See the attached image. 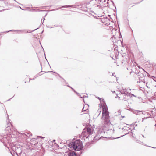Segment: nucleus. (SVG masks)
I'll list each match as a JSON object with an SVG mask.
<instances>
[{"label": "nucleus", "instance_id": "nucleus-1", "mask_svg": "<svg viewBox=\"0 0 156 156\" xmlns=\"http://www.w3.org/2000/svg\"><path fill=\"white\" fill-rule=\"evenodd\" d=\"M109 112L107 107L104 106L102 109V119L104 120V123L108 125L109 123L110 117L109 116Z\"/></svg>", "mask_w": 156, "mask_h": 156}, {"label": "nucleus", "instance_id": "nucleus-2", "mask_svg": "<svg viewBox=\"0 0 156 156\" xmlns=\"http://www.w3.org/2000/svg\"><path fill=\"white\" fill-rule=\"evenodd\" d=\"M69 146L76 151H80L83 147L82 142L79 141H76V143L72 142L69 144Z\"/></svg>", "mask_w": 156, "mask_h": 156}, {"label": "nucleus", "instance_id": "nucleus-3", "mask_svg": "<svg viewBox=\"0 0 156 156\" xmlns=\"http://www.w3.org/2000/svg\"><path fill=\"white\" fill-rule=\"evenodd\" d=\"M94 131V130L91 128H85L83 129L82 134L83 137H85L87 139L88 138L89 135L93 133Z\"/></svg>", "mask_w": 156, "mask_h": 156}, {"label": "nucleus", "instance_id": "nucleus-4", "mask_svg": "<svg viewBox=\"0 0 156 156\" xmlns=\"http://www.w3.org/2000/svg\"><path fill=\"white\" fill-rule=\"evenodd\" d=\"M12 149L17 155L21 154L22 152L20 146L16 145L14 146V148H12Z\"/></svg>", "mask_w": 156, "mask_h": 156}, {"label": "nucleus", "instance_id": "nucleus-5", "mask_svg": "<svg viewBox=\"0 0 156 156\" xmlns=\"http://www.w3.org/2000/svg\"><path fill=\"white\" fill-rule=\"evenodd\" d=\"M141 68L142 69V78H143L144 76H146V74H147L149 77L152 78L154 81H155V82H156V78H155V77H154L152 76H150V74L147 72H146L141 67Z\"/></svg>", "mask_w": 156, "mask_h": 156}, {"label": "nucleus", "instance_id": "nucleus-6", "mask_svg": "<svg viewBox=\"0 0 156 156\" xmlns=\"http://www.w3.org/2000/svg\"><path fill=\"white\" fill-rule=\"evenodd\" d=\"M9 119V116L7 115V119L8 120V123H7L8 126L5 128V130L6 131H8L9 132L11 131V128L10 126H12V124L10 122Z\"/></svg>", "mask_w": 156, "mask_h": 156}, {"label": "nucleus", "instance_id": "nucleus-7", "mask_svg": "<svg viewBox=\"0 0 156 156\" xmlns=\"http://www.w3.org/2000/svg\"><path fill=\"white\" fill-rule=\"evenodd\" d=\"M104 132V131L102 130H100L98 131L97 132L96 135L94 137V140H97L98 139H100L101 137H102V136H98V135L100 134H101V133Z\"/></svg>", "mask_w": 156, "mask_h": 156}, {"label": "nucleus", "instance_id": "nucleus-8", "mask_svg": "<svg viewBox=\"0 0 156 156\" xmlns=\"http://www.w3.org/2000/svg\"><path fill=\"white\" fill-rule=\"evenodd\" d=\"M68 7H72V8H75V6L73 5H64L62 6L61 7L58 8L57 9H53L51 10V11H54L57 10L58 9H59L61 8H68Z\"/></svg>", "mask_w": 156, "mask_h": 156}, {"label": "nucleus", "instance_id": "nucleus-9", "mask_svg": "<svg viewBox=\"0 0 156 156\" xmlns=\"http://www.w3.org/2000/svg\"><path fill=\"white\" fill-rule=\"evenodd\" d=\"M126 91V89H124L120 91V92L121 93V94H124V96H129L130 93L127 92Z\"/></svg>", "mask_w": 156, "mask_h": 156}, {"label": "nucleus", "instance_id": "nucleus-10", "mask_svg": "<svg viewBox=\"0 0 156 156\" xmlns=\"http://www.w3.org/2000/svg\"><path fill=\"white\" fill-rule=\"evenodd\" d=\"M31 143L32 144L34 145L35 146L38 144V141L37 139L35 138L32 139L30 141Z\"/></svg>", "mask_w": 156, "mask_h": 156}, {"label": "nucleus", "instance_id": "nucleus-11", "mask_svg": "<svg viewBox=\"0 0 156 156\" xmlns=\"http://www.w3.org/2000/svg\"><path fill=\"white\" fill-rule=\"evenodd\" d=\"M0 140L1 142L4 143L5 141H6L7 139L6 138V135H4V136H0Z\"/></svg>", "mask_w": 156, "mask_h": 156}, {"label": "nucleus", "instance_id": "nucleus-12", "mask_svg": "<svg viewBox=\"0 0 156 156\" xmlns=\"http://www.w3.org/2000/svg\"><path fill=\"white\" fill-rule=\"evenodd\" d=\"M68 156H76V153L73 151L69 152L68 154Z\"/></svg>", "mask_w": 156, "mask_h": 156}, {"label": "nucleus", "instance_id": "nucleus-13", "mask_svg": "<svg viewBox=\"0 0 156 156\" xmlns=\"http://www.w3.org/2000/svg\"><path fill=\"white\" fill-rule=\"evenodd\" d=\"M121 55L124 58V59L123 60H126L128 58V55L126 53H123L122 52V53Z\"/></svg>", "mask_w": 156, "mask_h": 156}, {"label": "nucleus", "instance_id": "nucleus-14", "mask_svg": "<svg viewBox=\"0 0 156 156\" xmlns=\"http://www.w3.org/2000/svg\"><path fill=\"white\" fill-rule=\"evenodd\" d=\"M137 75L138 76H140V77L142 78V71H139V72H137Z\"/></svg>", "mask_w": 156, "mask_h": 156}, {"label": "nucleus", "instance_id": "nucleus-15", "mask_svg": "<svg viewBox=\"0 0 156 156\" xmlns=\"http://www.w3.org/2000/svg\"><path fill=\"white\" fill-rule=\"evenodd\" d=\"M53 72V71H48V72ZM54 73H56V74H57L58 75V76H59V77L60 78L62 79H63V80H64V81L65 82H66V81H65V80H64L63 78H62V77L60 76V75H59V74H58V73H56V72H54Z\"/></svg>", "mask_w": 156, "mask_h": 156}, {"label": "nucleus", "instance_id": "nucleus-16", "mask_svg": "<svg viewBox=\"0 0 156 156\" xmlns=\"http://www.w3.org/2000/svg\"><path fill=\"white\" fill-rule=\"evenodd\" d=\"M19 31V32H23L24 31V30H12L9 31H7V32H9L10 31Z\"/></svg>", "mask_w": 156, "mask_h": 156}, {"label": "nucleus", "instance_id": "nucleus-17", "mask_svg": "<svg viewBox=\"0 0 156 156\" xmlns=\"http://www.w3.org/2000/svg\"><path fill=\"white\" fill-rule=\"evenodd\" d=\"M132 133V132H129L126 133V134H125V135H122V136H120V137H118L117 138H120V137H122V136H125V135H127V134H129V133Z\"/></svg>", "mask_w": 156, "mask_h": 156}, {"label": "nucleus", "instance_id": "nucleus-18", "mask_svg": "<svg viewBox=\"0 0 156 156\" xmlns=\"http://www.w3.org/2000/svg\"><path fill=\"white\" fill-rule=\"evenodd\" d=\"M38 29V28H37V29H35V30H32V31L29 30V31H27V33H28V32H29V33H31V32H33V31H34L35 30H36L37 29Z\"/></svg>", "mask_w": 156, "mask_h": 156}, {"label": "nucleus", "instance_id": "nucleus-19", "mask_svg": "<svg viewBox=\"0 0 156 156\" xmlns=\"http://www.w3.org/2000/svg\"><path fill=\"white\" fill-rule=\"evenodd\" d=\"M41 73V72H39L36 75V76L35 77V78H36L38 76L41 75L42 74H40V73Z\"/></svg>", "mask_w": 156, "mask_h": 156}, {"label": "nucleus", "instance_id": "nucleus-20", "mask_svg": "<svg viewBox=\"0 0 156 156\" xmlns=\"http://www.w3.org/2000/svg\"><path fill=\"white\" fill-rule=\"evenodd\" d=\"M117 43H122V42L121 41V40H118L117 41Z\"/></svg>", "mask_w": 156, "mask_h": 156}, {"label": "nucleus", "instance_id": "nucleus-21", "mask_svg": "<svg viewBox=\"0 0 156 156\" xmlns=\"http://www.w3.org/2000/svg\"><path fill=\"white\" fill-rule=\"evenodd\" d=\"M87 97L88 96H87L83 95V97H80V98H84L85 97Z\"/></svg>", "mask_w": 156, "mask_h": 156}, {"label": "nucleus", "instance_id": "nucleus-22", "mask_svg": "<svg viewBox=\"0 0 156 156\" xmlns=\"http://www.w3.org/2000/svg\"><path fill=\"white\" fill-rule=\"evenodd\" d=\"M137 123V122H135L134 124H133L132 125H133V126H134V125H135L136 126H137V124H136V123Z\"/></svg>", "mask_w": 156, "mask_h": 156}, {"label": "nucleus", "instance_id": "nucleus-23", "mask_svg": "<svg viewBox=\"0 0 156 156\" xmlns=\"http://www.w3.org/2000/svg\"><path fill=\"white\" fill-rule=\"evenodd\" d=\"M37 11H46V10H40L38 9H37Z\"/></svg>", "mask_w": 156, "mask_h": 156}, {"label": "nucleus", "instance_id": "nucleus-24", "mask_svg": "<svg viewBox=\"0 0 156 156\" xmlns=\"http://www.w3.org/2000/svg\"><path fill=\"white\" fill-rule=\"evenodd\" d=\"M126 97H124V98L123 99L124 101H127V100L126 99Z\"/></svg>", "mask_w": 156, "mask_h": 156}, {"label": "nucleus", "instance_id": "nucleus-25", "mask_svg": "<svg viewBox=\"0 0 156 156\" xmlns=\"http://www.w3.org/2000/svg\"><path fill=\"white\" fill-rule=\"evenodd\" d=\"M112 5H113L115 7V8H116V7H115V4L114 3V2L113 1H112Z\"/></svg>", "mask_w": 156, "mask_h": 156}, {"label": "nucleus", "instance_id": "nucleus-26", "mask_svg": "<svg viewBox=\"0 0 156 156\" xmlns=\"http://www.w3.org/2000/svg\"><path fill=\"white\" fill-rule=\"evenodd\" d=\"M77 94L78 96H80V97H81V95H80V94L79 93H77Z\"/></svg>", "mask_w": 156, "mask_h": 156}, {"label": "nucleus", "instance_id": "nucleus-27", "mask_svg": "<svg viewBox=\"0 0 156 156\" xmlns=\"http://www.w3.org/2000/svg\"><path fill=\"white\" fill-rule=\"evenodd\" d=\"M96 98H98V99H99L100 100H101V99L100 98H99V97H97Z\"/></svg>", "mask_w": 156, "mask_h": 156}, {"label": "nucleus", "instance_id": "nucleus-28", "mask_svg": "<svg viewBox=\"0 0 156 156\" xmlns=\"http://www.w3.org/2000/svg\"><path fill=\"white\" fill-rule=\"evenodd\" d=\"M15 2H17L19 4H20V5H22L21 4L18 3V2H17L16 0H14Z\"/></svg>", "mask_w": 156, "mask_h": 156}, {"label": "nucleus", "instance_id": "nucleus-29", "mask_svg": "<svg viewBox=\"0 0 156 156\" xmlns=\"http://www.w3.org/2000/svg\"><path fill=\"white\" fill-rule=\"evenodd\" d=\"M115 74V73H112V75H111V76H114V74Z\"/></svg>", "mask_w": 156, "mask_h": 156}, {"label": "nucleus", "instance_id": "nucleus-30", "mask_svg": "<svg viewBox=\"0 0 156 156\" xmlns=\"http://www.w3.org/2000/svg\"><path fill=\"white\" fill-rule=\"evenodd\" d=\"M84 108L82 109V112H83V111H85L86 110H84Z\"/></svg>", "mask_w": 156, "mask_h": 156}, {"label": "nucleus", "instance_id": "nucleus-31", "mask_svg": "<svg viewBox=\"0 0 156 156\" xmlns=\"http://www.w3.org/2000/svg\"><path fill=\"white\" fill-rule=\"evenodd\" d=\"M71 89L73 90V91H75L74 89L72 87H71Z\"/></svg>", "mask_w": 156, "mask_h": 156}, {"label": "nucleus", "instance_id": "nucleus-32", "mask_svg": "<svg viewBox=\"0 0 156 156\" xmlns=\"http://www.w3.org/2000/svg\"><path fill=\"white\" fill-rule=\"evenodd\" d=\"M19 7L20 8V9H22V10H24L23 9H22L21 7H20V6H19Z\"/></svg>", "mask_w": 156, "mask_h": 156}, {"label": "nucleus", "instance_id": "nucleus-33", "mask_svg": "<svg viewBox=\"0 0 156 156\" xmlns=\"http://www.w3.org/2000/svg\"><path fill=\"white\" fill-rule=\"evenodd\" d=\"M75 93H76V94H77V93H77L76 91L75 90L74 91Z\"/></svg>", "mask_w": 156, "mask_h": 156}, {"label": "nucleus", "instance_id": "nucleus-34", "mask_svg": "<svg viewBox=\"0 0 156 156\" xmlns=\"http://www.w3.org/2000/svg\"><path fill=\"white\" fill-rule=\"evenodd\" d=\"M39 137H41V138H44V137H42L41 136H39Z\"/></svg>", "mask_w": 156, "mask_h": 156}, {"label": "nucleus", "instance_id": "nucleus-35", "mask_svg": "<svg viewBox=\"0 0 156 156\" xmlns=\"http://www.w3.org/2000/svg\"><path fill=\"white\" fill-rule=\"evenodd\" d=\"M46 7V6H44V7H43L42 8V9H45V8Z\"/></svg>", "mask_w": 156, "mask_h": 156}, {"label": "nucleus", "instance_id": "nucleus-36", "mask_svg": "<svg viewBox=\"0 0 156 156\" xmlns=\"http://www.w3.org/2000/svg\"><path fill=\"white\" fill-rule=\"evenodd\" d=\"M131 94V95H132L133 96H134V97H136V96H135V95H134V94Z\"/></svg>", "mask_w": 156, "mask_h": 156}, {"label": "nucleus", "instance_id": "nucleus-37", "mask_svg": "<svg viewBox=\"0 0 156 156\" xmlns=\"http://www.w3.org/2000/svg\"><path fill=\"white\" fill-rule=\"evenodd\" d=\"M113 44H114V46H115H115H116V47H118V46H117V45H116V44H114V42H113Z\"/></svg>", "mask_w": 156, "mask_h": 156}, {"label": "nucleus", "instance_id": "nucleus-38", "mask_svg": "<svg viewBox=\"0 0 156 156\" xmlns=\"http://www.w3.org/2000/svg\"><path fill=\"white\" fill-rule=\"evenodd\" d=\"M67 86L70 88H71V87H70V86H69V85H68Z\"/></svg>", "mask_w": 156, "mask_h": 156}, {"label": "nucleus", "instance_id": "nucleus-39", "mask_svg": "<svg viewBox=\"0 0 156 156\" xmlns=\"http://www.w3.org/2000/svg\"><path fill=\"white\" fill-rule=\"evenodd\" d=\"M43 19H44L43 21H44V20H45V19L44 18H43ZM43 22H44V21H43V23H42V24H43Z\"/></svg>", "mask_w": 156, "mask_h": 156}, {"label": "nucleus", "instance_id": "nucleus-40", "mask_svg": "<svg viewBox=\"0 0 156 156\" xmlns=\"http://www.w3.org/2000/svg\"><path fill=\"white\" fill-rule=\"evenodd\" d=\"M34 78H33V79H30V80H34Z\"/></svg>", "mask_w": 156, "mask_h": 156}, {"label": "nucleus", "instance_id": "nucleus-41", "mask_svg": "<svg viewBox=\"0 0 156 156\" xmlns=\"http://www.w3.org/2000/svg\"><path fill=\"white\" fill-rule=\"evenodd\" d=\"M12 98H10V99H9L8 101H9V100H10L11 99H12Z\"/></svg>", "mask_w": 156, "mask_h": 156}, {"label": "nucleus", "instance_id": "nucleus-42", "mask_svg": "<svg viewBox=\"0 0 156 156\" xmlns=\"http://www.w3.org/2000/svg\"><path fill=\"white\" fill-rule=\"evenodd\" d=\"M49 27L50 28H52L53 27Z\"/></svg>", "mask_w": 156, "mask_h": 156}, {"label": "nucleus", "instance_id": "nucleus-43", "mask_svg": "<svg viewBox=\"0 0 156 156\" xmlns=\"http://www.w3.org/2000/svg\"><path fill=\"white\" fill-rule=\"evenodd\" d=\"M23 135H26V134H25V133H23Z\"/></svg>", "mask_w": 156, "mask_h": 156}, {"label": "nucleus", "instance_id": "nucleus-44", "mask_svg": "<svg viewBox=\"0 0 156 156\" xmlns=\"http://www.w3.org/2000/svg\"><path fill=\"white\" fill-rule=\"evenodd\" d=\"M53 141L54 142H55V140H53Z\"/></svg>", "mask_w": 156, "mask_h": 156}, {"label": "nucleus", "instance_id": "nucleus-45", "mask_svg": "<svg viewBox=\"0 0 156 156\" xmlns=\"http://www.w3.org/2000/svg\"><path fill=\"white\" fill-rule=\"evenodd\" d=\"M140 83V81H137V83Z\"/></svg>", "mask_w": 156, "mask_h": 156}, {"label": "nucleus", "instance_id": "nucleus-46", "mask_svg": "<svg viewBox=\"0 0 156 156\" xmlns=\"http://www.w3.org/2000/svg\"><path fill=\"white\" fill-rule=\"evenodd\" d=\"M122 130H123V129H124L123 128H122Z\"/></svg>", "mask_w": 156, "mask_h": 156}, {"label": "nucleus", "instance_id": "nucleus-47", "mask_svg": "<svg viewBox=\"0 0 156 156\" xmlns=\"http://www.w3.org/2000/svg\"><path fill=\"white\" fill-rule=\"evenodd\" d=\"M135 73L137 75V72H136Z\"/></svg>", "mask_w": 156, "mask_h": 156}, {"label": "nucleus", "instance_id": "nucleus-48", "mask_svg": "<svg viewBox=\"0 0 156 156\" xmlns=\"http://www.w3.org/2000/svg\"><path fill=\"white\" fill-rule=\"evenodd\" d=\"M154 126H156V124H155L154 125Z\"/></svg>", "mask_w": 156, "mask_h": 156}, {"label": "nucleus", "instance_id": "nucleus-49", "mask_svg": "<svg viewBox=\"0 0 156 156\" xmlns=\"http://www.w3.org/2000/svg\"><path fill=\"white\" fill-rule=\"evenodd\" d=\"M43 31L41 32V34H42V33H43Z\"/></svg>", "mask_w": 156, "mask_h": 156}, {"label": "nucleus", "instance_id": "nucleus-50", "mask_svg": "<svg viewBox=\"0 0 156 156\" xmlns=\"http://www.w3.org/2000/svg\"><path fill=\"white\" fill-rule=\"evenodd\" d=\"M139 68L140 69V66H139Z\"/></svg>", "mask_w": 156, "mask_h": 156}, {"label": "nucleus", "instance_id": "nucleus-51", "mask_svg": "<svg viewBox=\"0 0 156 156\" xmlns=\"http://www.w3.org/2000/svg\"><path fill=\"white\" fill-rule=\"evenodd\" d=\"M152 147V148H154V147Z\"/></svg>", "mask_w": 156, "mask_h": 156}, {"label": "nucleus", "instance_id": "nucleus-52", "mask_svg": "<svg viewBox=\"0 0 156 156\" xmlns=\"http://www.w3.org/2000/svg\"><path fill=\"white\" fill-rule=\"evenodd\" d=\"M101 112V110H100V112Z\"/></svg>", "mask_w": 156, "mask_h": 156}, {"label": "nucleus", "instance_id": "nucleus-53", "mask_svg": "<svg viewBox=\"0 0 156 156\" xmlns=\"http://www.w3.org/2000/svg\"><path fill=\"white\" fill-rule=\"evenodd\" d=\"M115 77H116V76L115 75Z\"/></svg>", "mask_w": 156, "mask_h": 156}, {"label": "nucleus", "instance_id": "nucleus-54", "mask_svg": "<svg viewBox=\"0 0 156 156\" xmlns=\"http://www.w3.org/2000/svg\"><path fill=\"white\" fill-rule=\"evenodd\" d=\"M143 136L144 137V135H143Z\"/></svg>", "mask_w": 156, "mask_h": 156}, {"label": "nucleus", "instance_id": "nucleus-55", "mask_svg": "<svg viewBox=\"0 0 156 156\" xmlns=\"http://www.w3.org/2000/svg\"><path fill=\"white\" fill-rule=\"evenodd\" d=\"M122 117L124 118V116H123V117Z\"/></svg>", "mask_w": 156, "mask_h": 156}]
</instances>
